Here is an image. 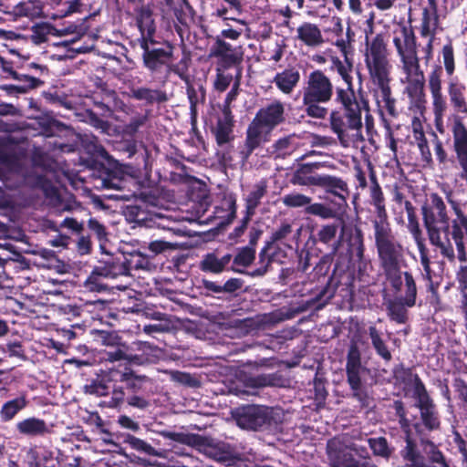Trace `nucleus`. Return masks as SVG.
Listing matches in <instances>:
<instances>
[{
	"instance_id": "26",
	"label": "nucleus",
	"mask_w": 467,
	"mask_h": 467,
	"mask_svg": "<svg viewBox=\"0 0 467 467\" xmlns=\"http://www.w3.org/2000/svg\"><path fill=\"white\" fill-rule=\"evenodd\" d=\"M323 167L322 162L298 163L292 173L290 182L293 185L317 186L323 174H318L317 170Z\"/></svg>"
},
{
	"instance_id": "42",
	"label": "nucleus",
	"mask_w": 467,
	"mask_h": 467,
	"mask_svg": "<svg viewBox=\"0 0 467 467\" xmlns=\"http://www.w3.org/2000/svg\"><path fill=\"white\" fill-rule=\"evenodd\" d=\"M297 38L308 47H317L323 43L319 27L309 22H305L298 26Z\"/></svg>"
},
{
	"instance_id": "11",
	"label": "nucleus",
	"mask_w": 467,
	"mask_h": 467,
	"mask_svg": "<svg viewBox=\"0 0 467 467\" xmlns=\"http://www.w3.org/2000/svg\"><path fill=\"white\" fill-rule=\"evenodd\" d=\"M361 369L362 365L359 348L356 344H351L347 355V382L351 390V397L359 403L361 409H364L370 407L373 400L362 384L360 377Z\"/></svg>"
},
{
	"instance_id": "41",
	"label": "nucleus",
	"mask_w": 467,
	"mask_h": 467,
	"mask_svg": "<svg viewBox=\"0 0 467 467\" xmlns=\"http://www.w3.org/2000/svg\"><path fill=\"white\" fill-rule=\"evenodd\" d=\"M26 394L23 393L19 397L5 402L0 410V420L2 422L12 420L21 410L28 405Z\"/></svg>"
},
{
	"instance_id": "1",
	"label": "nucleus",
	"mask_w": 467,
	"mask_h": 467,
	"mask_svg": "<svg viewBox=\"0 0 467 467\" xmlns=\"http://www.w3.org/2000/svg\"><path fill=\"white\" fill-rule=\"evenodd\" d=\"M366 245L362 229L356 224H343L332 253L320 259L313 269V279L317 276L321 283L316 300L330 299L338 283L351 285L355 273L359 276L366 274L371 265L365 255Z\"/></svg>"
},
{
	"instance_id": "24",
	"label": "nucleus",
	"mask_w": 467,
	"mask_h": 467,
	"mask_svg": "<svg viewBox=\"0 0 467 467\" xmlns=\"http://www.w3.org/2000/svg\"><path fill=\"white\" fill-rule=\"evenodd\" d=\"M116 374H118V369L103 371L102 374L92 379L90 383L84 386L85 393L97 397L107 396L109 392L112 393L118 386V376Z\"/></svg>"
},
{
	"instance_id": "47",
	"label": "nucleus",
	"mask_w": 467,
	"mask_h": 467,
	"mask_svg": "<svg viewBox=\"0 0 467 467\" xmlns=\"http://www.w3.org/2000/svg\"><path fill=\"white\" fill-rule=\"evenodd\" d=\"M101 185L105 189L122 190L125 181L119 170H105L101 171Z\"/></svg>"
},
{
	"instance_id": "53",
	"label": "nucleus",
	"mask_w": 467,
	"mask_h": 467,
	"mask_svg": "<svg viewBox=\"0 0 467 467\" xmlns=\"http://www.w3.org/2000/svg\"><path fill=\"white\" fill-rule=\"evenodd\" d=\"M404 207L408 216V229L414 239L419 242L421 239V230L416 215L415 208L410 201L404 202Z\"/></svg>"
},
{
	"instance_id": "55",
	"label": "nucleus",
	"mask_w": 467,
	"mask_h": 467,
	"mask_svg": "<svg viewBox=\"0 0 467 467\" xmlns=\"http://www.w3.org/2000/svg\"><path fill=\"white\" fill-rule=\"evenodd\" d=\"M205 453L210 458L218 462L223 463L225 466H232L235 462V458L229 450H225L217 446H208Z\"/></svg>"
},
{
	"instance_id": "7",
	"label": "nucleus",
	"mask_w": 467,
	"mask_h": 467,
	"mask_svg": "<svg viewBox=\"0 0 467 467\" xmlns=\"http://www.w3.org/2000/svg\"><path fill=\"white\" fill-rule=\"evenodd\" d=\"M101 340L106 347L105 359L110 362L129 360L136 364L151 362L157 357L158 348L153 345L134 341L128 344L117 332H102Z\"/></svg>"
},
{
	"instance_id": "56",
	"label": "nucleus",
	"mask_w": 467,
	"mask_h": 467,
	"mask_svg": "<svg viewBox=\"0 0 467 467\" xmlns=\"http://www.w3.org/2000/svg\"><path fill=\"white\" fill-rule=\"evenodd\" d=\"M401 404V407L403 408L404 414L406 420L410 422V431L413 433V431L417 436L420 437V439H424L423 435L425 434V428L423 426L422 420L420 421H414L417 419L416 415H412L411 418L408 416V410L405 407L404 402L401 400H396L393 401L391 407L395 411V416L397 417V409H399V405Z\"/></svg>"
},
{
	"instance_id": "5",
	"label": "nucleus",
	"mask_w": 467,
	"mask_h": 467,
	"mask_svg": "<svg viewBox=\"0 0 467 467\" xmlns=\"http://www.w3.org/2000/svg\"><path fill=\"white\" fill-rule=\"evenodd\" d=\"M336 96V88L331 78L321 69H315L309 73L302 88V105L307 117L326 119L330 112L328 108L322 104L328 103Z\"/></svg>"
},
{
	"instance_id": "9",
	"label": "nucleus",
	"mask_w": 467,
	"mask_h": 467,
	"mask_svg": "<svg viewBox=\"0 0 467 467\" xmlns=\"http://www.w3.org/2000/svg\"><path fill=\"white\" fill-rule=\"evenodd\" d=\"M157 43L158 41L156 39L155 42L142 40L141 43H139L142 50V67L150 76H158L162 73L168 74L172 71L182 78L183 74L187 70V66L184 65L182 68H181L180 66L186 62V57H182L178 65H171L173 46L170 42L165 41L163 47H155L154 45Z\"/></svg>"
},
{
	"instance_id": "57",
	"label": "nucleus",
	"mask_w": 467,
	"mask_h": 467,
	"mask_svg": "<svg viewBox=\"0 0 467 467\" xmlns=\"http://www.w3.org/2000/svg\"><path fill=\"white\" fill-rule=\"evenodd\" d=\"M306 213L318 216L322 219L334 218L337 215L335 209L320 202L309 203L305 209Z\"/></svg>"
},
{
	"instance_id": "25",
	"label": "nucleus",
	"mask_w": 467,
	"mask_h": 467,
	"mask_svg": "<svg viewBox=\"0 0 467 467\" xmlns=\"http://www.w3.org/2000/svg\"><path fill=\"white\" fill-rule=\"evenodd\" d=\"M222 114L223 116L217 119L216 125L211 130L217 145L234 142L235 138L234 134V119L230 107L224 106Z\"/></svg>"
},
{
	"instance_id": "32",
	"label": "nucleus",
	"mask_w": 467,
	"mask_h": 467,
	"mask_svg": "<svg viewBox=\"0 0 467 467\" xmlns=\"http://www.w3.org/2000/svg\"><path fill=\"white\" fill-rule=\"evenodd\" d=\"M343 224H347L345 220L337 217L333 223L321 225L313 235L314 243L329 246L332 251L334 246H336L339 234L342 232Z\"/></svg>"
},
{
	"instance_id": "38",
	"label": "nucleus",
	"mask_w": 467,
	"mask_h": 467,
	"mask_svg": "<svg viewBox=\"0 0 467 467\" xmlns=\"http://www.w3.org/2000/svg\"><path fill=\"white\" fill-rule=\"evenodd\" d=\"M466 88L462 83H460L458 80H451L448 87V93L450 97V101L454 110L462 114L461 118L462 120L463 118L467 117V100L465 97Z\"/></svg>"
},
{
	"instance_id": "22",
	"label": "nucleus",
	"mask_w": 467,
	"mask_h": 467,
	"mask_svg": "<svg viewBox=\"0 0 467 467\" xmlns=\"http://www.w3.org/2000/svg\"><path fill=\"white\" fill-rule=\"evenodd\" d=\"M451 132L453 150L462 168V178L467 181V128L461 118L454 119Z\"/></svg>"
},
{
	"instance_id": "37",
	"label": "nucleus",
	"mask_w": 467,
	"mask_h": 467,
	"mask_svg": "<svg viewBox=\"0 0 467 467\" xmlns=\"http://www.w3.org/2000/svg\"><path fill=\"white\" fill-rule=\"evenodd\" d=\"M299 80V70L294 67H290L276 73L274 77L273 82L282 93L290 95L298 85Z\"/></svg>"
},
{
	"instance_id": "4",
	"label": "nucleus",
	"mask_w": 467,
	"mask_h": 467,
	"mask_svg": "<svg viewBox=\"0 0 467 467\" xmlns=\"http://www.w3.org/2000/svg\"><path fill=\"white\" fill-rule=\"evenodd\" d=\"M446 199L454 212L455 218L450 223H444L439 229V242L436 240L430 241L431 244L440 249L441 254L449 259L454 258V248L451 240L456 245L458 258L460 261L466 260L467 243V216L464 214L461 203L453 199L451 191L446 194Z\"/></svg>"
},
{
	"instance_id": "43",
	"label": "nucleus",
	"mask_w": 467,
	"mask_h": 467,
	"mask_svg": "<svg viewBox=\"0 0 467 467\" xmlns=\"http://www.w3.org/2000/svg\"><path fill=\"white\" fill-rule=\"evenodd\" d=\"M267 193V185L265 181H261L254 186V189L245 198V213L248 216H254L256 208L260 205L261 200Z\"/></svg>"
},
{
	"instance_id": "64",
	"label": "nucleus",
	"mask_w": 467,
	"mask_h": 467,
	"mask_svg": "<svg viewBox=\"0 0 467 467\" xmlns=\"http://www.w3.org/2000/svg\"><path fill=\"white\" fill-rule=\"evenodd\" d=\"M222 209L227 212L225 222L232 223L236 217V196L234 193L225 194L222 200Z\"/></svg>"
},
{
	"instance_id": "15",
	"label": "nucleus",
	"mask_w": 467,
	"mask_h": 467,
	"mask_svg": "<svg viewBox=\"0 0 467 467\" xmlns=\"http://www.w3.org/2000/svg\"><path fill=\"white\" fill-rule=\"evenodd\" d=\"M210 57L217 58L216 66L223 69L242 68L244 52L241 46L234 47L220 36H216L210 49Z\"/></svg>"
},
{
	"instance_id": "62",
	"label": "nucleus",
	"mask_w": 467,
	"mask_h": 467,
	"mask_svg": "<svg viewBox=\"0 0 467 467\" xmlns=\"http://www.w3.org/2000/svg\"><path fill=\"white\" fill-rule=\"evenodd\" d=\"M0 266L3 268V272L6 267H17L25 270L29 268V262L20 253H14V257L3 258L0 256Z\"/></svg>"
},
{
	"instance_id": "60",
	"label": "nucleus",
	"mask_w": 467,
	"mask_h": 467,
	"mask_svg": "<svg viewBox=\"0 0 467 467\" xmlns=\"http://www.w3.org/2000/svg\"><path fill=\"white\" fill-rule=\"evenodd\" d=\"M444 70L448 77H451L455 72V57L452 43L449 41L441 49Z\"/></svg>"
},
{
	"instance_id": "19",
	"label": "nucleus",
	"mask_w": 467,
	"mask_h": 467,
	"mask_svg": "<svg viewBox=\"0 0 467 467\" xmlns=\"http://www.w3.org/2000/svg\"><path fill=\"white\" fill-rule=\"evenodd\" d=\"M285 106L280 100H275L265 107L261 108L252 120L260 128H265L268 132L285 122Z\"/></svg>"
},
{
	"instance_id": "30",
	"label": "nucleus",
	"mask_w": 467,
	"mask_h": 467,
	"mask_svg": "<svg viewBox=\"0 0 467 467\" xmlns=\"http://www.w3.org/2000/svg\"><path fill=\"white\" fill-rule=\"evenodd\" d=\"M202 288L205 290L206 296H213L220 298V295H234L242 290L244 285V280L238 277H231L221 285L216 281L202 279Z\"/></svg>"
},
{
	"instance_id": "49",
	"label": "nucleus",
	"mask_w": 467,
	"mask_h": 467,
	"mask_svg": "<svg viewBox=\"0 0 467 467\" xmlns=\"http://www.w3.org/2000/svg\"><path fill=\"white\" fill-rule=\"evenodd\" d=\"M368 335L371 339V344L376 351V353L383 358L385 361L389 362L392 358V355L389 350L387 345L383 341L380 337L379 332L374 326H370L368 327Z\"/></svg>"
},
{
	"instance_id": "31",
	"label": "nucleus",
	"mask_w": 467,
	"mask_h": 467,
	"mask_svg": "<svg viewBox=\"0 0 467 467\" xmlns=\"http://www.w3.org/2000/svg\"><path fill=\"white\" fill-rule=\"evenodd\" d=\"M129 96L134 100L142 102L146 107L163 104L169 100L166 91L145 86L132 87Z\"/></svg>"
},
{
	"instance_id": "63",
	"label": "nucleus",
	"mask_w": 467,
	"mask_h": 467,
	"mask_svg": "<svg viewBox=\"0 0 467 467\" xmlns=\"http://www.w3.org/2000/svg\"><path fill=\"white\" fill-rule=\"evenodd\" d=\"M368 445L375 455L389 458L391 454L385 437L370 438L368 439Z\"/></svg>"
},
{
	"instance_id": "59",
	"label": "nucleus",
	"mask_w": 467,
	"mask_h": 467,
	"mask_svg": "<svg viewBox=\"0 0 467 467\" xmlns=\"http://www.w3.org/2000/svg\"><path fill=\"white\" fill-rule=\"evenodd\" d=\"M2 353H7L9 358H16L20 360H26L27 357L25 348L21 341H8L6 344L0 346Z\"/></svg>"
},
{
	"instance_id": "23",
	"label": "nucleus",
	"mask_w": 467,
	"mask_h": 467,
	"mask_svg": "<svg viewBox=\"0 0 467 467\" xmlns=\"http://www.w3.org/2000/svg\"><path fill=\"white\" fill-rule=\"evenodd\" d=\"M370 203L375 207V218L371 221L373 228L390 225L386 210L385 197L375 173H370Z\"/></svg>"
},
{
	"instance_id": "8",
	"label": "nucleus",
	"mask_w": 467,
	"mask_h": 467,
	"mask_svg": "<svg viewBox=\"0 0 467 467\" xmlns=\"http://www.w3.org/2000/svg\"><path fill=\"white\" fill-rule=\"evenodd\" d=\"M373 230L379 265L383 276L386 277L406 267L404 246L395 236L391 225Z\"/></svg>"
},
{
	"instance_id": "12",
	"label": "nucleus",
	"mask_w": 467,
	"mask_h": 467,
	"mask_svg": "<svg viewBox=\"0 0 467 467\" xmlns=\"http://www.w3.org/2000/svg\"><path fill=\"white\" fill-rule=\"evenodd\" d=\"M397 409V418L403 434L405 446L400 451V455L405 462V467H429L425 457L420 451L418 443L410 431V422L406 420L403 408L400 404Z\"/></svg>"
},
{
	"instance_id": "58",
	"label": "nucleus",
	"mask_w": 467,
	"mask_h": 467,
	"mask_svg": "<svg viewBox=\"0 0 467 467\" xmlns=\"http://www.w3.org/2000/svg\"><path fill=\"white\" fill-rule=\"evenodd\" d=\"M103 275L99 273H96V269H92L89 275L84 282V287L90 292H106L109 291V285L101 281Z\"/></svg>"
},
{
	"instance_id": "27",
	"label": "nucleus",
	"mask_w": 467,
	"mask_h": 467,
	"mask_svg": "<svg viewBox=\"0 0 467 467\" xmlns=\"http://www.w3.org/2000/svg\"><path fill=\"white\" fill-rule=\"evenodd\" d=\"M317 187H319L327 193L333 195L337 199L335 202L339 208L347 204V199L349 196L348 186L341 178L329 174H323Z\"/></svg>"
},
{
	"instance_id": "51",
	"label": "nucleus",
	"mask_w": 467,
	"mask_h": 467,
	"mask_svg": "<svg viewBox=\"0 0 467 467\" xmlns=\"http://www.w3.org/2000/svg\"><path fill=\"white\" fill-rule=\"evenodd\" d=\"M402 68L406 74V78L424 77L423 71L420 69V60L417 54L403 55L400 57Z\"/></svg>"
},
{
	"instance_id": "17",
	"label": "nucleus",
	"mask_w": 467,
	"mask_h": 467,
	"mask_svg": "<svg viewBox=\"0 0 467 467\" xmlns=\"http://www.w3.org/2000/svg\"><path fill=\"white\" fill-rule=\"evenodd\" d=\"M232 259V254L214 250L202 255V260L199 263V268L203 273L213 275H220L223 272L232 271L234 273L250 275L251 272L231 265Z\"/></svg>"
},
{
	"instance_id": "14",
	"label": "nucleus",
	"mask_w": 467,
	"mask_h": 467,
	"mask_svg": "<svg viewBox=\"0 0 467 467\" xmlns=\"http://www.w3.org/2000/svg\"><path fill=\"white\" fill-rule=\"evenodd\" d=\"M384 278L388 287L395 294V296L406 300V302L417 304L418 285L411 271L401 269Z\"/></svg>"
},
{
	"instance_id": "13",
	"label": "nucleus",
	"mask_w": 467,
	"mask_h": 467,
	"mask_svg": "<svg viewBox=\"0 0 467 467\" xmlns=\"http://www.w3.org/2000/svg\"><path fill=\"white\" fill-rule=\"evenodd\" d=\"M421 212L430 241L439 242V229L450 219L443 199L438 193H431L430 202L421 207Z\"/></svg>"
},
{
	"instance_id": "2",
	"label": "nucleus",
	"mask_w": 467,
	"mask_h": 467,
	"mask_svg": "<svg viewBox=\"0 0 467 467\" xmlns=\"http://www.w3.org/2000/svg\"><path fill=\"white\" fill-rule=\"evenodd\" d=\"M331 62V68L337 71L346 87H336V107L330 112V130L341 144L346 145L348 131H358L362 128V109L355 93L352 60L347 57L342 61L339 57H333Z\"/></svg>"
},
{
	"instance_id": "44",
	"label": "nucleus",
	"mask_w": 467,
	"mask_h": 467,
	"mask_svg": "<svg viewBox=\"0 0 467 467\" xmlns=\"http://www.w3.org/2000/svg\"><path fill=\"white\" fill-rule=\"evenodd\" d=\"M20 78L21 80H18L20 84L6 85L3 87L4 89H5L8 94H26L30 89L38 88L44 84V81L41 79L26 74H20Z\"/></svg>"
},
{
	"instance_id": "34",
	"label": "nucleus",
	"mask_w": 467,
	"mask_h": 467,
	"mask_svg": "<svg viewBox=\"0 0 467 467\" xmlns=\"http://www.w3.org/2000/svg\"><path fill=\"white\" fill-rule=\"evenodd\" d=\"M247 386L250 388H285L289 386V379L285 377L282 371L272 373H262L247 379Z\"/></svg>"
},
{
	"instance_id": "3",
	"label": "nucleus",
	"mask_w": 467,
	"mask_h": 467,
	"mask_svg": "<svg viewBox=\"0 0 467 467\" xmlns=\"http://www.w3.org/2000/svg\"><path fill=\"white\" fill-rule=\"evenodd\" d=\"M365 63L377 104L385 109L390 117H397L396 99L392 97L390 87L392 66L388 58L387 47L381 34L372 39Z\"/></svg>"
},
{
	"instance_id": "50",
	"label": "nucleus",
	"mask_w": 467,
	"mask_h": 467,
	"mask_svg": "<svg viewBox=\"0 0 467 467\" xmlns=\"http://www.w3.org/2000/svg\"><path fill=\"white\" fill-rule=\"evenodd\" d=\"M216 158L219 163L224 168H234L235 165V148L234 142H228L224 145H217Z\"/></svg>"
},
{
	"instance_id": "20",
	"label": "nucleus",
	"mask_w": 467,
	"mask_h": 467,
	"mask_svg": "<svg viewBox=\"0 0 467 467\" xmlns=\"http://www.w3.org/2000/svg\"><path fill=\"white\" fill-rule=\"evenodd\" d=\"M415 399L420 410V418L423 422L426 431L432 432L439 431L441 425V416L436 404L428 391Z\"/></svg>"
},
{
	"instance_id": "10",
	"label": "nucleus",
	"mask_w": 467,
	"mask_h": 467,
	"mask_svg": "<svg viewBox=\"0 0 467 467\" xmlns=\"http://www.w3.org/2000/svg\"><path fill=\"white\" fill-rule=\"evenodd\" d=\"M236 425L243 430L264 431L282 423V417L273 408L254 404L244 405L232 410Z\"/></svg>"
},
{
	"instance_id": "52",
	"label": "nucleus",
	"mask_w": 467,
	"mask_h": 467,
	"mask_svg": "<svg viewBox=\"0 0 467 467\" xmlns=\"http://www.w3.org/2000/svg\"><path fill=\"white\" fill-rule=\"evenodd\" d=\"M406 91L412 101L420 102L424 98L425 78H409Z\"/></svg>"
},
{
	"instance_id": "29",
	"label": "nucleus",
	"mask_w": 467,
	"mask_h": 467,
	"mask_svg": "<svg viewBox=\"0 0 467 467\" xmlns=\"http://www.w3.org/2000/svg\"><path fill=\"white\" fill-rule=\"evenodd\" d=\"M265 140H266L264 139L263 129L254 124V122H251L246 130L244 148L238 151V158L241 164L244 165L253 152Z\"/></svg>"
},
{
	"instance_id": "61",
	"label": "nucleus",
	"mask_w": 467,
	"mask_h": 467,
	"mask_svg": "<svg viewBox=\"0 0 467 467\" xmlns=\"http://www.w3.org/2000/svg\"><path fill=\"white\" fill-rule=\"evenodd\" d=\"M311 201V197L296 192L285 194L282 198L284 205L290 208L306 207Z\"/></svg>"
},
{
	"instance_id": "21",
	"label": "nucleus",
	"mask_w": 467,
	"mask_h": 467,
	"mask_svg": "<svg viewBox=\"0 0 467 467\" xmlns=\"http://www.w3.org/2000/svg\"><path fill=\"white\" fill-rule=\"evenodd\" d=\"M392 376L396 384L403 386V390L405 392L409 391L412 388L414 398H417L427 391V389L420 376L413 372L412 368H406L402 363H400L393 368Z\"/></svg>"
},
{
	"instance_id": "28",
	"label": "nucleus",
	"mask_w": 467,
	"mask_h": 467,
	"mask_svg": "<svg viewBox=\"0 0 467 467\" xmlns=\"http://www.w3.org/2000/svg\"><path fill=\"white\" fill-rule=\"evenodd\" d=\"M136 25L140 34L138 43L142 40L155 42L156 24L150 5H141L136 10Z\"/></svg>"
},
{
	"instance_id": "46",
	"label": "nucleus",
	"mask_w": 467,
	"mask_h": 467,
	"mask_svg": "<svg viewBox=\"0 0 467 467\" xmlns=\"http://www.w3.org/2000/svg\"><path fill=\"white\" fill-rule=\"evenodd\" d=\"M413 137L417 142L422 162L428 166H431L433 164L431 152L420 124L419 127L413 128Z\"/></svg>"
},
{
	"instance_id": "48",
	"label": "nucleus",
	"mask_w": 467,
	"mask_h": 467,
	"mask_svg": "<svg viewBox=\"0 0 467 467\" xmlns=\"http://www.w3.org/2000/svg\"><path fill=\"white\" fill-rule=\"evenodd\" d=\"M255 259V248L251 246H244L238 249L237 254L233 256L231 265L245 270L250 266Z\"/></svg>"
},
{
	"instance_id": "45",
	"label": "nucleus",
	"mask_w": 467,
	"mask_h": 467,
	"mask_svg": "<svg viewBox=\"0 0 467 467\" xmlns=\"http://www.w3.org/2000/svg\"><path fill=\"white\" fill-rule=\"evenodd\" d=\"M421 445L425 448L429 467H450L444 454L435 443L428 439H421Z\"/></svg>"
},
{
	"instance_id": "40",
	"label": "nucleus",
	"mask_w": 467,
	"mask_h": 467,
	"mask_svg": "<svg viewBox=\"0 0 467 467\" xmlns=\"http://www.w3.org/2000/svg\"><path fill=\"white\" fill-rule=\"evenodd\" d=\"M300 137L295 133L278 139L273 144V153L276 158L285 159L300 148Z\"/></svg>"
},
{
	"instance_id": "36",
	"label": "nucleus",
	"mask_w": 467,
	"mask_h": 467,
	"mask_svg": "<svg viewBox=\"0 0 467 467\" xmlns=\"http://www.w3.org/2000/svg\"><path fill=\"white\" fill-rule=\"evenodd\" d=\"M16 430L20 435L27 437H43L50 433L47 423L43 419L36 417H29L18 421L16 424Z\"/></svg>"
},
{
	"instance_id": "35",
	"label": "nucleus",
	"mask_w": 467,
	"mask_h": 467,
	"mask_svg": "<svg viewBox=\"0 0 467 467\" xmlns=\"http://www.w3.org/2000/svg\"><path fill=\"white\" fill-rule=\"evenodd\" d=\"M417 304L406 302L401 298L395 296L385 301L387 315L391 321L397 324H406L409 320L408 308H412Z\"/></svg>"
},
{
	"instance_id": "54",
	"label": "nucleus",
	"mask_w": 467,
	"mask_h": 467,
	"mask_svg": "<svg viewBox=\"0 0 467 467\" xmlns=\"http://www.w3.org/2000/svg\"><path fill=\"white\" fill-rule=\"evenodd\" d=\"M327 381L326 379L318 377L317 374L314 378L313 380V389H314V400L317 409H321L325 407L327 398L328 396V391L327 389L326 385Z\"/></svg>"
},
{
	"instance_id": "6",
	"label": "nucleus",
	"mask_w": 467,
	"mask_h": 467,
	"mask_svg": "<svg viewBox=\"0 0 467 467\" xmlns=\"http://www.w3.org/2000/svg\"><path fill=\"white\" fill-rule=\"evenodd\" d=\"M118 386L112 391L109 407L119 408L125 402L133 408L146 410L150 407V392L148 385L150 380L146 376L137 375L131 369L120 371L118 369Z\"/></svg>"
},
{
	"instance_id": "16",
	"label": "nucleus",
	"mask_w": 467,
	"mask_h": 467,
	"mask_svg": "<svg viewBox=\"0 0 467 467\" xmlns=\"http://www.w3.org/2000/svg\"><path fill=\"white\" fill-rule=\"evenodd\" d=\"M292 232L293 229L291 223L284 222L272 233L270 240L265 242L264 247L259 253L258 264L260 266L251 271L250 276L259 277L265 275L268 272V268L275 254V251H272L275 248V244L286 239Z\"/></svg>"
},
{
	"instance_id": "18",
	"label": "nucleus",
	"mask_w": 467,
	"mask_h": 467,
	"mask_svg": "<svg viewBox=\"0 0 467 467\" xmlns=\"http://www.w3.org/2000/svg\"><path fill=\"white\" fill-rule=\"evenodd\" d=\"M104 255L98 260V265L93 268L96 273L103 275V278L115 279L122 275H130V264L125 254H109L103 251Z\"/></svg>"
},
{
	"instance_id": "33",
	"label": "nucleus",
	"mask_w": 467,
	"mask_h": 467,
	"mask_svg": "<svg viewBox=\"0 0 467 467\" xmlns=\"http://www.w3.org/2000/svg\"><path fill=\"white\" fill-rule=\"evenodd\" d=\"M442 76L443 67L441 65H434L428 75V86L436 110H443L446 104L441 91Z\"/></svg>"
},
{
	"instance_id": "39",
	"label": "nucleus",
	"mask_w": 467,
	"mask_h": 467,
	"mask_svg": "<svg viewBox=\"0 0 467 467\" xmlns=\"http://www.w3.org/2000/svg\"><path fill=\"white\" fill-rule=\"evenodd\" d=\"M327 454L334 467H368L372 463L364 461L359 462L354 455L345 449H332L327 446Z\"/></svg>"
}]
</instances>
